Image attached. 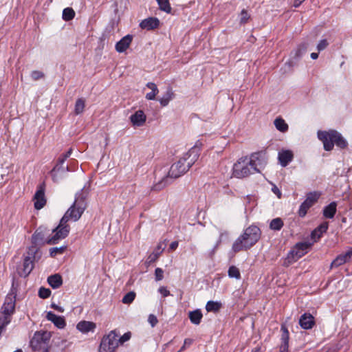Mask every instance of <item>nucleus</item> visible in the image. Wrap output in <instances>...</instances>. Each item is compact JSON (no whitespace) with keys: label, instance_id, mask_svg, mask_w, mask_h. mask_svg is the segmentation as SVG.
Masks as SVG:
<instances>
[{"label":"nucleus","instance_id":"7","mask_svg":"<svg viewBox=\"0 0 352 352\" xmlns=\"http://www.w3.org/2000/svg\"><path fill=\"white\" fill-rule=\"evenodd\" d=\"M68 221L62 217L58 226L53 230V236L46 241L47 244H56L60 240L67 236L70 231V227L67 223Z\"/></svg>","mask_w":352,"mask_h":352},{"label":"nucleus","instance_id":"12","mask_svg":"<svg viewBox=\"0 0 352 352\" xmlns=\"http://www.w3.org/2000/svg\"><path fill=\"white\" fill-rule=\"evenodd\" d=\"M45 184L44 182L39 184L37 190L34 196V208L36 210L43 208L46 204V198L45 196Z\"/></svg>","mask_w":352,"mask_h":352},{"label":"nucleus","instance_id":"16","mask_svg":"<svg viewBox=\"0 0 352 352\" xmlns=\"http://www.w3.org/2000/svg\"><path fill=\"white\" fill-rule=\"evenodd\" d=\"M160 25V20L156 17H148L142 21L140 26L142 29L152 30L156 29Z\"/></svg>","mask_w":352,"mask_h":352},{"label":"nucleus","instance_id":"4","mask_svg":"<svg viewBox=\"0 0 352 352\" xmlns=\"http://www.w3.org/2000/svg\"><path fill=\"white\" fill-rule=\"evenodd\" d=\"M318 138L322 142L324 149L327 151H331L334 144L340 148H344L348 145L346 140L336 130L318 131Z\"/></svg>","mask_w":352,"mask_h":352},{"label":"nucleus","instance_id":"30","mask_svg":"<svg viewBox=\"0 0 352 352\" xmlns=\"http://www.w3.org/2000/svg\"><path fill=\"white\" fill-rule=\"evenodd\" d=\"M274 125L277 130L280 132L284 133L288 130V125L283 118H276L274 120Z\"/></svg>","mask_w":352,"mask_h":352},{"label":"nucleus","instance_id":"24","mask_svg":"<svg viewBox=\"0 0 352 352\" xmlns=\"http://www.w3.org/2000/svg\"><path fill=\"white\" fill-rule=\"evenodd\" d=\"M350 258L347 256V253L338 255L331 263V268L338 267L346 262H349Z\"/></svg>","mask_w":352,"mask_h":352},{"label":"nucleus","instance_id":"54","mask_svg":"<svg viewBox=\"0 0 352 352\" xmlns=\"http://www.w3.org/2000/svg\"><path fill=\"white\" fill-rule=\"evenodd\" d=\"M306 51V45L305 44H302L299 46L298 48L296 56H300L305 52Z\"/></svg>","mask_w":352,"mask_h":352},{"label":"nucleus","instance_id":"52","mask_svg":"<svg viewBox=\"0 0 352 352\" xmlns=\"http://www.w3.org/2000/svg\"><path fill=\"white\" fill-rule=\"evenodd\" d=\"M130 338H131V333L130 332L125 333L122 336H121L118 339V344L119 343L123 344L124 342L128 341L130 339Z\"/></svg>","mask_w":352,"mask_h":352},{"label":"nucleus","instance_id":"44","mask_svg":"<svg viewBox=\"0 0 352 352\" xmlns=\"http://www.w3.org/2000/svg\"><path fill=\"white\" fill-rule=\"evenodd\" d=\"M51 294V291L50 289H47L45 287H41L38 291V296L41 298H47Z\"/></svg>","mask_w":352,"mask_h":352},{"label":"nucleus","instance_id":"45","mask_svg":"<svg viewBox=\"0 0 352 352\" xmlns=\"http://www.w3.org/2000/svg\"><path fill=\"white\" fill-rule=\"evenodd\" d=\"M54 324L59 329H63L66 326L65 320L63 317L59 316L58 319L55 320Z\"/></svg>","mask_w":352,"mask_h":352},{"label":"nucleus","instance_id":"56","mask_svg":"<svg viewBox=\"0 0 352 352\" xmlns=\"http://www.w3.org/2000/svg\"><path fill=\"white\" fill-rule=\"evenodd\" d=\"M289 344H281L279 352H288Z\"/></svg>","mask_w":352,"mask_h":352},{"label":"nucleus","instance_id":"47","mask_svg":"<svg viewBox=\"0 0 352 352\" xmlns=\"http://www.w3.org/2000/svg\"><path fill=\"white\" fill-rule=\"evenodd\" d=\"M164 278V271L162 268L157 267L155 270V278L156 281H160Z\"/></svg>","mask_w":352,"mask_h":352},{"label":"nucleus","instance_id":"63","mask_svg":"<svg viewBox=\"0 0 352 352\" xmlns=\"http://www.w3.org/2000/svg\"><path fill=\"white\" fill-rule=\"evenodd\" d=\"M347 256H349V258L351 259L352 258V248H350L347 252Z\"/></svg>","mask_w":352,"mask_h":352},{"label":"nucleus","instance_id":"17","mask_svg":"<svg viewBox=\"0 0 352 352\" xmlns=\"http://www.w3.org/2000/svg\"><path fill=\"white\" fill-rule=\"evenodd\" d=\"M133 40V36L130 34H127L120 39L116 44V50L119 53L125 52L130 46Z\"/></svg>","mask_w":352,"mask_h":352},{"label":"nucleus","instance_id":"46","mask_svg":"<svg viewBox=\"0 0 352 352\" xmlns=\"http://www.w3.org/2000/svg\"><path fill=\"white\" fill-rule=\"evenodd\" d=\"M328 45H329V43H328L327 40L322 39L320 41V42L317 45L316 48L318 52H320V51H322L324 49H326Z\"/></svg>","mask_w":352,"mask_h":352},{"label":"nucleus","instance_id":"1","mask_svg":"<svg viewBox=\"0 0 352 352\" xmlns=\"http://www.w3.org/2000/svg\"><path fill=\"white\" fill-rule=\"evenodd\" d=\"M199 157V150L197 148H190L176 163L173 164L168 172L160 181L153 186V190H160L171 183L172 179H176L186 173L195 164Z\"/></svg>","mask_w":352,"mask_h":352},{"label":"nucleus","instance_id":"25","mask_svg":"<svg viewBox=\"0 0 352 352\" xmlns=\"http://www.w3.org/2000/svg\"><path fill=\"white\" fill-rule=\"evenodd\" d=\"M188 316L192 324L198 325L201 321L203 315L200 309H196L195 311H190Z\"/></svg>","mask_w":352,"mask_h":352},{"label":"nucleus","instance_id":"38","mask_svg":"<svg viewBox=\"0 0 352 352\" xmlns=\"http://www.w3.org/2000/svg\"><path fill=\"white\" fill-rule=\"evenodd\" d=\"M228 276L230 278H235L236 279L241 278V274L239 270L236 266H230L228 269Z\"/></svg>","mask_w":352,"mask_h":352},{"label":"nucleus","instance_id":"43","mask_svg":"<svg viewBox=\"0 0 352 352\" xmlns=\"http://www.w3.org/2000/svg\"><path fill=\"white\" fill-rule=\"evenodd\" d=\"M116 349L107 346L104 342L100 343L98 352H115Z\"/></svg>","mask_w":352,"mask_h":352},{"label":"nucleus","instance_id":"2","mask_svg":"<svg viewBox=\"0 0 352 352\" xmlns=\"http://www.w3.org/2000/svg\"><path fill=\"white\" fill-rule=\"evenodd\" d=\"M261 230L254 225L248 227L233 243L232 251L236 253L243 250H248L254 245L260 239Z\"/></svg>","mask_w":352,"mask_h":352},{"label":"nucleus","instance_id":"48","mask_svg":"<svg viewBox=\"0 0 352 352\" xmlns=\"http://www.w3.org/2000/svg\"><path fill=\"white\" fill-rule=\"evenodd\" d=\"M148 322L152 327H154L157 324L158 320L154 314H150L148 318Z\"/></svg>","mask_w":352,"mask_h":352},{"label":"nucleus","instance_id":"35","mask_svg":"<svg viewBox=\"0 0 352 352\" xmlns=\"http://www.w3.org/2000/svg\"><path fill=\"white\" fill-rule=\"evenodd\" d=\"M75 12L72 8H66L63 11V19L65 21L72 20L75 16Z\"/></svg>","mask_w":352,"mask_h":352},{"label":"nucleus","instance_id":"32","mask_svg":"<svg viewBox=\"0 0 352 352\" xmlns=\"http://www.w3.org/2000/svg\"><path fill=\"white\" fill-rule=\"evenodd\" d=\"M156 1L160 10L168 14L171 12L172 8L168 0H156Z\"/></svg>","mask_w":352,"mask_h":352},{"label":"nucleus","instance_id":"39","mask_svg":"<svg viewBox=\"0 0 352 352\" xmlns=\"http://www.w3.org/2000/svg\"><path fill=\"white\" fill-rule=\"evenodd\" d=\"M135 298V293L134 292H129L124 296L122 302L124 304H130L134 300Z\"/></svg>","mask_w":352,"mask_h":352},{"label":"nucleus","instance_id":"9","mask_svg":"<svg viewBox=\"0 0 352 352\" xmlns=\"http://www.w3.org/2000/svg\"><path fill=\"white\" fill-rule=\"evenodd\" d=\"M50 340V334L46 331L36 332L30 340V346L34 351L45 348Z\"/></svg>","mask_w":352,"mask_h":352},{"label":"nucleus","instance_id":"42","mask_svg":"<svg viewBox=\"0 0 352 352\" xmlns=\"http://www.w3.org/2000/svg\"><path fill=\"white\" fill-rule=\"evenodd\" d=\"M50 174L54 182H59L66 175V173H62L61 171H57L56 173H53V169L51 170Z\"/></svg>","mask_w":352,"mask_h":352},{"label":"nucleus","instance_id":"60","mask_svg":"<svg viewBox=\"0 0 352 352\" xmlns=\"http://www.w3.org/2000/svg\"><path fill=\"white\" fill-rule=\"evenodd\" d=\"M305 0H295L294 6L295 8L298 7Z\"/></svg>","mask_w":352,"mask_h":352},{"label":"nucleus","instance_id":"18","mask_svg":"<svg viewBox=\"0 0 352 352\" xmlns=\"http://www.w3.org/2000/svg\"><path fill=\"white\" fill-rule=\"evenodd\" d=\"M328 228V222L324 221L311 232V238L314 240L313 243L321 238L322 234L327 231Z\"/></svg>","mask_w":352,"mask_h":352},{"label":"nucleus","instance_id":"57","mask_svg":"<svg viewBox=\"0 0 352 352\" xmlns=\"http://www.w3.org/2000/svg\"><path fill=\"white\" fill-rule=\"evenodd\" d=\"M273 192L274 194H276L279 198L281 196V192L280 191V190L277 188V186H274L273 188H272Z\"/></svg>","mask_w":352,"mask_h":352},{"label":"nucleus","instance_id":"55","mask_svg":"<svg viewBox=\"0 0 352 352\" xmlns=\"http://www.w3.org/2000/svg\"><path fill=\"white\" fill-rule=\"evenodd\" d=\"M51 307L53 308L54 309L59 311V312H61V313L64 311V308L63 307H62L60 306H58V305H57L55 303H52Z\"/></svg>","mask_w":352,"mask_h":352},{"label":"nucleus","instance_id":"36","mask_svg":"<svg viewBox=\"0 0 352 352\" xmlns=\"http://www.w3.org/2000/svg\"><path fill=\"white\" fill-rule=\"evenodd\" d=\"M280 330L282 331L281 344H289V333L287 328L285 325L283 324Z\"/></svg>","mask_w":352,"mask_h":352},{"label":"nucleus","instance_id":"34","mask_svg":"<svg viewBox=\"0 0 352 352\" xmlns=\"http://www.w3.org/2000/svg\"><path fill=\"white\" fill-rule=\"evenodd\" d=\"M219 237L217 240L213 250L212 254H214L216 250L218 248L219 245L221 243V242L226 238L228 237L229 232L227 230L219 229Z\"/></svg>","mask_w":352,"mask_h":352},{"label":"nucleus","instance_id":"20","mask_svg":"<svg viewBox=\"0 0 352 352\" xmlns=\"http://www.w3.org/2000/svg\"><path fill=\"white\" fill-rule=\"evenodd\" d=\"M76 328L80 332L87 333L89 331L94 332L96 328V324L93 322L82 320L77 324Z\"/></svg>","mask_w":352,"mask_h":352},{"label":"nucleus","instance_id":"19","mask_svg":"<svg viewBox=\"0 0 352 352\" xmlns=\"http://www.w3.org/2000/svg\"><path fill=\"white\" fill-rule=\"evenodd\" d=\"M278 161L283 167L287 166L293 160L294 154L292 151L285 150L278 153Z\"/></svg>","mask_w":352,"mask_h":352},{"label":"nucleus","instance_id":"62","mask_svg":"<svg viewBox=\"0 0 352 352\" xmlns=\"http://www.w3.org/2000/svg\"><path fill=\"white\" fill-rule=\"evenodd\" d=\"M310 56L312 59L316 60L318 57V54L316 53V52H313L311 54Z\"/></svg>","mask_w":352,"mask_h":352},{"label":"nucleus","instance_id":"10","mask_svg":"<svg viewBox=\"0 0 352 352\" xmlns=\"http://www.w3.org/2000/svg\"><path fill=\"white\" fill-rule=\"evenodd\" d=\"M320 194L317 192H309L307 195L305 200L301 204L298 210V215L304 217L307 210L318 201Z\"/></svg>","mask_w":352,"mask_h":352},{"label":"nucleus","instance_id":"51","mask_svg":"<svg viewBox=\"0 0 352 352\" xmlns=\"http://www.w3.org/2000/svg\"><path fill=\"white\" fill-rule=\"evenodd\" d=\"M59 316H56L55 314H54L53 312L52 311H49L47 312V316H46V318L49 320V321H51L52 322H55V320L56 319H58Z\"/></svg>","mask_w":352,"mask_h":352},{"label":"nucleus","instance_id":"11","mask_svg":"<svg viewBox=\"0 0 352 352\" xmlns=\"http://www.w3.org/2000/svg\"><path fill=\"white\" fill-rule=\"evenodd\" d=\"M267 164V158L261 152L252 153L250 157V165L252 166L255 173H259Z\"/></svg>","mask_w":352,"mask_h":352},{"label":"nucleus","instance_id":"21","mask_svg":"<svg viewBox=\"0 0 352 352\" xmlns=\"http://www.w3.org/2000/svg\"><path fill=\"white\" fill-rule=\"evenodd\" d=\"M67 158L63 155H60L57 160L56 164L53 168V173H56L57 171H61L62 173H67L70 171V168L68 166H63V164Z\"/></svg>","mask_w":352,"mask_h":352},{"label":"nucleus","instance_id":"37","mask_svg":"<svg viewBox=\"0 0 352 352\" xmlns=\"http://www.w3.org/2000/svg\"><path fill=\"white\" fill-rule=\"evenodd\" d=\"M85 100L82 98H78L75 104L74 111L75 113L78 115L84 111L85 109Z\"/></svg>","mask_w":352,"mask_h":352},{"label":"nucleus","instance_id":"27","mask_svg":"<svg viewBox=\"0 0 352 352\" xmlns=\"http://www.w3.org/2000/svg\"><path fill=\"white\" fill-rule=\"evenodd\" d=\"M34 264L32 259L30 256L25 257L23 261V275L24 276H28L32 272Z\"/></svg>","mask_w":352,"mask_h":352},{"label":"nucleus","instance_id":"3","mask_svg":"<svg viewBox=\"0 0 352 352\" xmlns=\"http://www.w3.org/2000/svg\"><path fill=\"white\" fill-rule=\"evenodd\" d=\"M88 192L84 188L76 194L74 202L63 217L64 220L66 219L69 221L71 219L77 221L81 217L87 208L86 198Z\"/></svg>","mask_w":352,"mask_h":352},{"label":"nucleus","instance_id":"23","mask_svg":"<svg viewBox=\"0 0 352 352\" xmlns=\"http://www.w3.org/2000/svg\"><path fill=\"white\" fill-rule=\"evenodd\" d=\"M337 204L336 202H331L323 209V215L326 218L332 219L336 212Z\"/></svg>","mask_w":352,"mask_h":352},{"label":"nucleus","instance_id":"29","mask_svg":"<svg viewBox=\"0 0 352 352\" xmlns=\"http://www.w3.org/2000/svg\"><path fill=\"white\" fill-rule=\"evenodd\" d=\"M221 307V303L210 300L206 303V309L208 312H217Z\"/></svg>","mask_w":352,"mask_h":352},{"label":"nucleus","instance_id":"41","mask_svg":"<svg viewBox=\"0 0 352 352\" xmlns=\"http://www.w3.org/2000/svg\"><path fill=\"white\" fill-rule=\"evenodd\" d=\"M164 248H162L161 245H158L157 248H155L154 252L149 256V259L151 262L155 261L156 259H157L160 254L163 251Z\"/></svg>","mask_w":352,"mask_h":352},{"label":"nucleus","instance_id":"26","mask_svg":"<svg viewBox=\"0 0 352 352\" xmlns=\"http://www.w3.org/2000/svg\"><path fill=\"white\" fill-rule=\"evenodd\" d=\"M174 94L171 88H168L162 98L159 99L160 103L162 107H166L173 98Z\"/></svg>","mask_w":352,"mask_h":352},{"label":"nucleus","instance_id":"15","mask_svg":"<svg viewBox=\"0 0 352 352\" xmlns=\"http://www.w3.org/2000/svg\"><path fill=\"white\" fill-rule=\"evenodd\" d=\"M299 324L304 329H310L315 324L314 316L309 313H305L299 319Z\"/></svg>","mask_w":352,"mask_h":352},{"label":"nucleus","instance_id":"64","mask_svg":"<svg viewBox=\"0 0 352 352\" xmlns=\"http://www.w3.org/2000/svg\"><path fill=\"white\" fill-rule=\"evenodd\" d=\"M260 347H256L252 350L251 352H260Z\"/></svg>","mask_w":352,"mask_h":352},{"label":"nucleus","instance_id":"6","mask_svg":"<svg viewBox=\"0 0 352 352\" xmlns=\"http://www.w3.org/2000/svg\"><path fill=\"white\" fill-rule=\"evenodd\" d=\"M252 168V166L250 165L248 157H242L234 164L233 175L236 178L246 177L255 173Z\"/></svg>","mask_w":352,"mask_h":352},{"label":"nucleus","instance_id":"14","mask_svg":"<svg viewBox=\"0 0 352 352\" xmlns=\"http://www.w3.org/2000/svg\"><path fill=\"white\" fill-rule=\"evenodd\" d=\"M104 342L107 346L117 349L118 346V335L115 330L111 331L107 335L103 336L100 343Z\"/></svg>","mask_w":352,"mask_h":352},{"label":"nucleus","instance_id":"53","mask_svg":"<svg viewBox=\"0 0 352 352\" xmlns=\"http://www.w3.org/2000/svg\"><path fill=\"white\" fill-rule=\"evenodd\" d=\"M158 292L164 296L166 297L169 295H170V293L169 290L167 289L166 287L162 286L158 289Z\"/></svg>","mask_w":352,"mask_h":352},{"label":"nucleus","instance_id":"59","mask_svg":"<svg viewBox=\"0 0 352 352\" xmlns=\"http://www.w3.org/2000/svg\"><path fill=\"white\" fill-rule=\"evenodd\" d=\"M178 247V242L177 241H173L170 243L169 248L171 250H175Z\"/></svg>","mask_w":352,"mask_h":352},{"label":"nucleus","instance_id":"50","mask_svg":"<svg viewBox=\"0 0 352 352\" xmlns=\"http://www.w3.org/2000/svg\"><path fill=\"white\" fill-rule=\"evenodd\" d=\"M44 76V74L43 72L40 71H33L31 74V77L35 80H37Z\"/></svg>","mask_w":352,"mask_h":352},{"label":"nucleus","instance_id":"61","mask_svg":"<svg viewBox=\"0 0 352 352\" xmlns=\"http://www.w3.org/2000/svg\"><path fill=\"white\" fill-rule=\"evenodd\" d=\"M72 153V149L69 148L65 153H63V155L68 158Z\"/></svg>","mask_w":352,"mask_h":352},{"label":"nucleus","instance_id":"8","mask_svg":"<svg viewBox=\"0 0 352 352\" xmlns=\"http://www.w3.org/2000/svg\"><path fill=\"white\" fill-rule=\"evenodd\" d=\"M312 245L313 243L309 242H300L296 243L289 252L288 258L292 261H296L307 252Z\"/></svg>","mask_w":352,"mask_h":352},{"label":"nucleus","instance_id":"33","mask_svg":"<svg viewBox=\"0 0 352 352\" xmlns=\"http://www.w3.org/2000/svg\"><path fill=\"white\" fill-rule=\"evenodd\" d=\"M44 239V234L39 229L36 230L32 236V243L37 245L43 243Z\"/></svg>","mask_w":352,"mask_h":352},{"label":"nucleus","instance_id":"31","mask_svg":"<svg viewBox=\"0 0 352 352\" xmlns=\"http://www.w3.org/2000/svg\"><path fill=\"white\" fill-rule=\"evenodd\" d=\"M283 221L279 218L273 219L270 223V228L272 230L279 231L283 227Z\"/></svg>","mask_w":352,"mask_h":352},{"label":"nucleus","instance_id":"13","mask_svg":"<svg viewBox=\"0 0 352 352\" xmlns=\"http://www.w3.org/2000/svg\"><path fill=\"white\" fill-rule=\"evenodd\" d=\"M129 119L133 126L140 127L145 124L146 116L142 110H138L132 114Z\"/></svg>","mask_w":352,"mask_h":352},{"label":"nucleus","instance_id":"40","mask_svg":"<svg viewBox=\"0 0 352 352\" xmlns=\"http://www.w3.org/2000/svg\"><path fill=\"white\" fill-rule=\"evenodd\" d=\"M66 248H67L66 246H61L59 248H57V247L52 248L50 250V256L52 257H54L58 254H61L65 252Z\"/></svg>","mask_w":352,"mask_h":352},{"label":"nucleus","instance_id":"58","mask_svg":"<svg viewBox=\"0 0 352 352\" xmlns=\"http://www.w3.org/2000/svg\"><path fill=\"white\" fill-rule=\"evenodd\" d=\"M192 343V339H185L184 346L182 347V349H184L186 346H190Z\"/></svg>","mask_w":352,"mask_h":352},{"label":"nucleus","instance_id":"28","mask_svg":"<svg viewBox=\"0 0 352 352\" xmlns=\"http://www.w3.org/2000/svg\"><path fill=\"white\" fill-rule=\"evenodd\" d=\"M146 87L151 89V91L146 94V98L149 100H155L156 95L159 92L157 85L154 82H149L146 84Z\"/></svg>","mask_w":352,"mask_h":352},{"label":"nucleus","instance_id":"5","mask_svg":"<svg viewBox=\"0 0 352 352\" xmlns=\"http://www.w3.org/2000/svg\"><path fill=\"white\" fill-rule=\"evenodd\" d=\"M16 294L9 293L4 300L0 311V332L3 333L8 325L15 312Z\"/></svg>","mask_w":352,"mask_h":352},{"label":"nucleus","instance_id":"22","mask_svg":"<svg viewBox=\"0 0 352 352\" xmlns=\"http://www.w3.org/2000/svg\"><path fill=\"white\" fill-rule=\"evenodd\" d=\"M47 283L53 289H57L62 285L63 279L60 274H56L48 277Z\"/></svg>","mask_w":352,"mask_h":352},{"label":"nucleus","instance_id":"49","mask_svg":"<svg viewBox=\"0 0 352 352\" xmlns=\"http://www.w3.org/2000/svg\"><path fill=\"white\" fill-rule=\"evenodd\" d=\"M249 17H250V15L248 14V13L245 10H243L241 12V18H240L241 23H245L248 21Z\"/></svg>","mask_w":352,"mask_h":352}]
</instances>
